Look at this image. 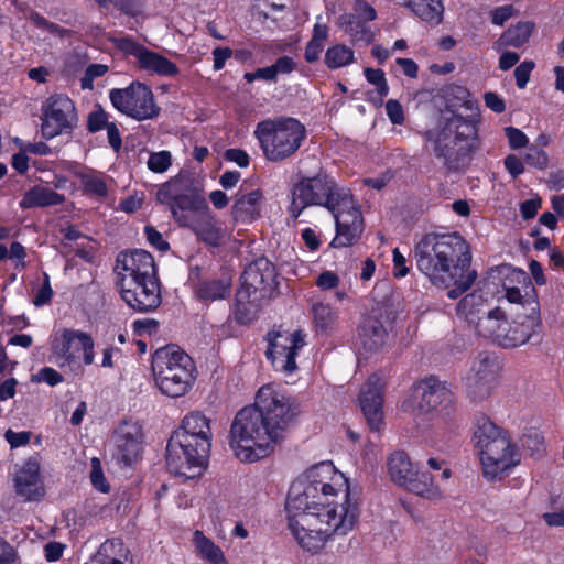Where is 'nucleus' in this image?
<instances>
[{"instance_id":"obj_17","label":"nucleus","mask_w":564,"mask_h":564,"mask_svg":"<svg viewBox=\"0 0 564 564\" xmlns=\"http://www.w3.org/2000/svg\"><path fill=\"white\" fill-rule=\"evenodd\" d=\"M110 43L119 52L134 56L141 70L163 77H175L180 74V68L175 63L167 59L166 56L149 50L131 36L111 37Z\"/></svg>"},{"instance_id":"obj_7","label":"nucleus","mask_w":564,"mask_h":564,"mask_svg":"<svg viewBox=\"0 0 564 564\" xmlns=\"http://www.w3.org/2000/svg\"><path fill=\"white\" fill-rule=\"evenodd\" d=\"M151 371L155 387L167 398H184L198 376L193 357L176 344H167L152 352Z\"/></svg>"},{"instance_id":"obj_45","label":"nucleus","mask_w":564,"mask_h":564,"mask_svg":"<svg viewBox=\"0 0 564 564\" xmlns=\"http://www.w3.org/2000/svg\"><path fill=\"white\" fill-rule=\"evenodd\" d=\"M100 8L115 9L128 17H138L143 12L144 0H94Z\"/></svg>"},{"instance_id":"obj_57","label":"nucleus","mask_w":564,"mask_h":564,"mask_svg":"<svg viewBox=\"0 0 564 564\" xmlns=\"http://www.w3.org/2000/svg\"><path fill=\"white\" fill-rule=\"evenodd\" d=\"M53 297V290L51 288L50 275L43 272V281L40 289L35 292L33 304L35 306H43L51 302Z\"/></svg>"},{"instance_id":"obj_58","label":"nucleus","mask_w":564,"mask_h":564,"mask_svg":"<svg viewBox=\"0 0 564 564\" xmlns=\"http://www.w3.org/2000/svg\"><path fill=\"white\" fill-rule=\"evenodd\" d=\"M350 14L364 20L366 23H369L377 18L376 9L366 0H356L354 3V12Z\"/></svg>"},{"instance_id":"obj_9","label":"nucleus","mask_w":564,"mask_h":564,"mask_svg":"<svg viewBox=\"0 0 564 564\" xmlns=\"http://www.w3.org/2000/svg\"><path fill=\"white\" fill-rule=\"evenodd\" d=\"M253 135L265 160L276 163L296 154L306 139L307 130L294 117H278L259 121Z\"/></svg>"},{"instance_id":"obj_49","label":"nucleus","mask_w":564,"mask_h":564,"mask_svg":"<svg viewBox=\"0 0 564 564\" xmlns=\"http://www.w3.org/2000/svg\"><path fill=\"white\" fill-rule=\"evenodd\" d=\"M482 301L481 294H477L476 292L471 294H467L464 296L457 304V313L464 314L469 323H473V315L478 310H475L476 306L480 305Z\"/></svg>"},{"instance_id":"obj_2","label":"nucleus","mask_w":564,"mask_h":564,"mask_svg":"<svg viewBox=\"0 0 564 564\" xmlns=\"http://www.w3.org/2000/svg\"><path fill=\"white\" fill-rule=\"evenodd\" d=\"M437 98L444 109L435 129L425 132L433 143L434 156L442 160L448 173H464L480 149L479 111L470 90L458 84H447L438 89Z\"/></svg>"},{"instance_id":"obj_20","label":"nucleus","mask_w":564,"mask_h":564,"mask_svg":"<svg viewBox=\"0 0 564 564\" xmlns=\"http://www.w3.org/2000/svg\"><path fill=\"white\" fill-rule=\"evenodd\" d=\"M52 349L63 362L59 367L73 366L76 364V351L83 350V362L90 366L95 360V343L90 334L65 328L61 332L59 337L53 341Z\"/></svg>"},{"instance_id":"obj_21","label":"nucleus","mask_w":564,"mask_h":564,"mask_svg":"<svg viewBox=\"0 0 564 564\" xmlns=\"http://www.w3.org/2000/svg\"><path fill=\"white\" fill-rule=\"evenodd\" d=\"M115 455L118 462L130 466L143 452V426L133 420H123L113 431Z\"/></svg>"},{"instance_id":"obj_53","label":"nucleus","mask_w":564,"mask_h":564,"mask_svg":"<svg viewBox=\"0 0 564 564\" xmlns=\"http://www.w3.org/2000/svg\"><path fill=\"white\" fill-rule=\"evenodd\" d=\"M109 72V67L102 64H90L85 69L84 76L80 79L83 88H91L96 78L105 76Z\"/></svg>"},{"instance_id":"obj_12","label":"nucleus","mask_w":564,"mask_h":564,"mask_svg":"<svg viewBox=\"0 0 564 564\" xmlns=\"http://www.w3.org/2000/svg\"><path fill=\"white\" fill-rule=\"evenodd\" d=\"M108 98L118 112L137 121L154 119L161 112L152 89L140 80L123 88H111Z\"/></svg>"},{"instance_id":"obj_47","label":"nucleus","mask_w":564,"mask_h":564,"mask_svg":"<svg viewBox=\"0 0 564 564\" xmlns=\"http://www.w3.org/2000/svg\"><path fill=\"white\" fill-rule=\"evenodd\" d=\"M30 20L37 29L46 31L53 35H57L61 39L70 35V30L64 29L58 24H55V22H50V20L40 14L37 11L31 12Z\"/></svg>"},{"instance_id":"obj_33","label":"nucleus","mask_w":564,"mask_h":564,"mask_svg":"<svg viewBox=\"0 0 564 564\" xmlns=\"http://www.w3.org/2000/svg\"><path fill=\"white\" fill-rule=\"evenodd\" d=\"M66 200L64 194L41 185H35L26 191L19 202L22 210L30 208L47 207L63 204Z\"/></svg>"},{"instance_id":"obj_30","label":"nucleus","mask_w":564,"mask_h":564,"mask_svg":"<svg viewBox=\"0 0 564 564\" xmlns=\"http://www.w3.org/2000/svg\"><path fill=\"white\" fill-rule=\"evenodd\" d=\"M260 299L248 290L238 288L231 310L232 318L237 325L249 326L256 322L260 310Z\"/></svg>"},{"instance_id":"obj_25","label":"nucleus","mask_w":564,"mask_h":564,"mask_svg":"<svg viewBox=\"0 0 564 564\" xmlns=\"http://www.w3.org/2000/svg\"><path fill=\"white\" fill-rule=\"evenodd\" d=\"M117 282L144 279L158 273L154 259L145 250L121 251L116 258Z\"/></svg>"},{"instance_id":"obj_13","label":"nucleus","mask_w":564,"mask_h":564,"mask_svg":"<svg viewBox=\"0 0 564 564\" xmlns=\"http://www.w3.org/2000/svg\"><path fill=\"white\" fill-rule=\"evenodd\" d=\"M77 126L76 104L67 94L55 93L41 106V135L48 141L72 133Z\"/></svg>"},{"instance_id":"obj_48","label":"nucleus","mask_w":564,"mask_h":564,"mask_svg":"<svg viewBox=\"0 0 564 564\" xmlns=\"http://www.w3.org/2000/svg\"><path fill=\"white\" fill-rule=\"evenodd\" d=\"M171 165L172 154L170 151L152 152L148 158V169L152 173H165Z\"/></svg>"},{"instance_id":"obj_43","label":"nucleus","mask_w":564,"mask_h":564,"mask_svg":"<svg viewBox=\"0 0 564 564\" xmlns=\"http://www.w3.org/2000/svg\"><path fill=\"white\" fill-rule=\"evenodd\" d=\"M315 328L317 332L327 334L332 330L337 318L336 312L324 303H316L312 307Z\"/></svg>"},{"instance_id":"obj_18","label":"nucleus","mask_w":564,"mask_h":564,"mask_svg":"<svg viewBox=\"0 0 564 564\" xmlns=\"http://www.w3.org/2000/svg\"><path fill=\"white\" fill-rule=\"evenodd\" d=\"M122 301L133 311L149 313L156 310L161 302V284L158 273L144 279L116 282Z\"/></svg>"},{"instance_id":"obj_39","label":"nucleus","mask_w":564,"mask_h":564,"mask_svg":"<svg viewBox=\"0 0 564 564\" xmlns=\"http://www.w3.org/2000/svg\"><path fill=\"white\" fill-rule=\"evenodd\" d=\"M534 30L535 24L533 22H529V20L518 22L517 24H510L498 42L502 46H512L518 48L530 40Z\"/></svg>"},{"instance_id":"obj_4","label":"nucleus","mask_w":564,"mask_h":564,"mask_svg":"<svg viewBox=\"0 0 564 564\" xmlns=\"http://www.w3.org/2000/svg\"><path fill=\"white\" fill-rule=\"evenodd\" d=\"M212 442L210 419L200 411L187 413L167 441V469L185 479L200 476L208 465Z\"/></svg>"},{"instance_id":"obj_64","label":"nucleus","mask_w":564,"mask_h":564,"mask_svg":"<svg viewBox=\"0 0 564 564\" xmlns=\"http://www.w3.org/2000/svg\"><path fill=\"white\" fill-rule=\"evenodd\" d=\"M386 112L390 121L394 124H402L404 115L400 101L391 99L386 104Z\"/></svg>"},{"instance_id":"obj_16","label":"nucleus","mask_w":564,"mask_h":564,"mask_svg":"<svg viewBox=\"0 0 564 564\" xmlns=\"http://www.w3.org/2000/svg\"><path fill=\"white\" fill-rule=\"evenodd\" d=\"M501 367L496 356L487 351L478 352L471 369L464 379V388L471 401H482L489 398L498 383Z\"/></svg>"},{"instance_id":"obj_61","label":"nucleus","mask_w":564,"mask_h":564,"mask_svg":"<svg viewBox=\"0 0 564 564\" xmlns=\"http://www.w3.org/2000/svg\"><path fill=\"white\" fill-rule=\"evenodd\" d=\"M213 69L215 72H220L227 62L228 58H230L234 54V50L229 46H216L213 52Z\"/></svg>"},{"instance_id":"obj_34","label":"nucleus","mask_w":564,"mask_h":564,"mask_svg":"<svg viewBox=\"0 0 564 564\" xmlns=\"http://www.w3.org/2000/svg\"><path fill=\"white\" fill-rule=\"evenodd\" d=\"M505 316L506 312L500 307H495L486 315L479 316L475 323L476 334L501 346L503 335L500 333V326Z\"/></svg>"},{"instance_id":"obj_46","label":"nucleus","mask_w":564,"mask_h":564,"mask_svg":"<svg viewBox=\"0 0 564 564\" xmlns=\"http://www.w3.org/2000/svg\"><path fill=\"white\" fill-rule=\"evenodd\" d=\"M90 466L91 469L89 478L91 486L94 489L102 494H108L111 490V486L105 476L101 460L98 457H93L90 459Z\"/></svg>"},{"instance_id":"obj_27","label":"nucleus","mask_w":564,"mask_h":564,"mask_svg":"<svg viewBox=\"0 0 564 564\" xmlns=\"http://www.w3.org/2000/svg\"><path fill=\"white\" fill-rule=\"evenodd\" d=\"M417 388L422 390L419 402V408L422 412L437 411L444 414L451 413L454 394L445 382L440 381L435 376H430L421 380Z\"/></svg>"},{"instance_id":"obj_6","label":"nucleus","mask_w":564,"mask_h":564,"mask_svg":"<svg viewBox=\"0 0 564 564\" xmlns=\"http://www.w3.org/2000/svg\"><path fill=\"white\" fill-rule=\"evenodd\" d=\"M474 443L480 457L482 475L490 481L502 479L508 469L519 463L517 447L510 442L508 431L485 414L475 417Z\"/></svg>"},{"instance_id":"obj_42","label":"nucleus","mask_w":564,"mask_h":564,"mask_svg":"<svg viewBox=\"0 0 564 564\" xmlns=\"http://www.w3.org/2000/svg\"><path fill=\"white\" fill-rule=\"evenodd\" d=\"M364 76L369 84L376 86L377 94V100H375L371 93H369L367 101L381 106L390 90L384 72L380 68H365Z\"/></svg>"},{"instance_id":"obj_26","label":"nucleus","mask_w":564,"mask_h":564,"mask_svg":"<svg viewBox=\"0 0 564 564\" xmlns=\"http://www.w3.org/2000/svg\"><path fill=\"white\" fill-rule=\"evenodd\" d=\"M343 479V475L338 474L332 462H322L313 465L305 471V479L302 482L306 487L316 488L317 496L326 503L332 506H341L335 502L338 490L335 488L338 481Z\"/></svg>"},{"instance_id":"obj_10","label":"nucleus","mask_w":564,"mask_h":564,"mask_svg":"<svg viewBox=\"0 0 564 564\" xmlns=\"http://www.w3.org/2000/svg\"><path fill=\"white\" fill-rule=\"evenodd\" d=\"M156 200L169 206L172 218L183 228L189 225L194 216L207 210L208 206L202 192L183 176L163 183L156 192Z\"/></svg>"},{"instance_id":"obj_51","label":"nucleus","mask_w":564,"mask_h":564,"mask_svg":"<svg viewBox=\"0 0 564 564\" xmlns=\"http://www.w3.org/2000/svg\"><path fill=\"white\" fill-rule=\"evenodd\" d=\"M111 122H109V115L99 107L91 111L87 118V130L89 132H97L106 129Z\"/></svg>"},{"instance_id":"obj_52","label":"nucleus","mask_w":564,"mask_h":564,"mask_svg":"<svg viewBox=\"0 0 564 564\" xmlns=\"http://www.w3.org/2000/svg\"><path fill=\"white\" fill-rule=\"evenodd\" d=\"M32 381L34 382H45L50 387H55L65 381V378L62 373L51 367L41 368L36 375L32 377Z\"/></svg>"},{"instance_id":"obj_8","label":"nucleus","mask_w":564,"mask_h":564,"mask_svg":"<svg viewBox=\"0 0 564 564\" xmlns=\"http://www.w3.org/2000/svg\"><path fill=\"white\" fill-rule=\"evenodd\" d=\"M351 191L340 186L326 170L321 167L314 176H301L291 187V203H289V217L296 220L305 208L321 206L329 213L338 210L340 204L350 200Z\"/></svg>"},{"instance_id":"obj_5","label":"nucleus","mask_w":564,"mask_h":564,"mask_svg":"<svg viewBox=\"0 0 564 564\" xmlns=\"http://www.w3.org/2000/svg\"><path fill=\"white\" fill-rule=\"evenodd\" d=\"M358 517V507L350 502L347 487L345 501L339 511L329 509L325 513L304 514L301 518L293 517L289 528L303 550L317 553L325 547L330 536L346 535L351 531Z\"/></svg>"},{"instance_id":"obj_56","label":"nucleus","mask_w":564,"mask_h":564,"mask_svg":"<svg viewBox=\"0 0 564 564\" xmlns=\"http://www.w3.org/2000/svg\"><path fill=\"white\" fill-rule=\"evenodd\" d=\"M535 64L531 62V59H524L520 65H518L513 70V76L516 79V85L518 88H524L530 80V75L534 69Z\"/></svg>"},{"instance_id":"obj_31","label":"nucleus","mask_w":564,"mask_h":564,"mask_svg":"<svg viewBox=\"0 0 564 564\" xmlns=\"http://www.w3.org/2000/svg\"><path fill=\"white\" fill-rule=\"evenodd\" d=\"M388 337L381 319L373 315H365L358 327V338L366 351H377L380 349Z\"/></svg>"},{"instance_id":"obj_35","label":"nucleus","mask_w":564,"mask_h":564,"mask_svg":"<svg viewBox=\"0 0 564 564\" xmlns=\"http://www.w3.org/2000/svg\"><path fill=\"white\" fill-rule=\"evenodd\" d=\"M413 14L430 25H440L443 20L444 6L442 0H397Z\"/></svg>"},{"instance_id":"obj_15","label":"nucleus","mask_w":564,"mask_h":564,"mask_svg":"<svg viewBox=\"0 0 564 564\" xmlns=\"http://www.w3.org/2000/svg\"><path fill=\"white\" fill-rule=\"evenodd\" d=\"M306 334L301 330H272L267 334V360L274 370L292 375L297 370L296 357L306 345Z\"/></svg>"},{"instance_id":"obj_36","label":"nucleus","mask_w":564,"mask_h":564,"mask_svg":"<svg viewBox=\"0 0 564 564\" xmlns=\"http://www.w3.org/2000/svg\"><path fill=\"white\" fill-rule=\"evenodd\" d=\"M194 291L198 301L215 302L229 295L230 282L219 278H204L196 282Z\"/></svg>"},{"instance_id":"obj_14","label":"nucleus","mask_w":564,"mask_h":564,"mask_svg":"<svg viewBox=\"0 0 564 564\" xmlns=\"http://www.w3.org/2000/svg\"><path fill=\"white\" fill-rule=\"evenodd\" d=\"M518 274L522 278L523 282L530 286L532 295L527 300L528 312H517L512 321L509 322V329L503 334L501 341V347L503 348L521 346L528 343L533 336L539 335L543 328L538 292L527 272L519 270Z\"/></svg>"},{"instance_id":"obj_40","label":"nucleus","mask_w":564,"mask_h":564,"mask_svg":"<svg viewBox=\"0 0 564 564\" xmlns=\"http://www.w3.org/2000/svg\"><path fill=\"white\" fill-rule=\"evenodd\" d=\"M355 52L345 44H335L326 48L325 64L328 69H339L352 64Z\"/></svg>"},{"instance_id":"obj_55","label":"nucleus","mask_w":564,"mask_h":564,"mask_svg":"<svg viewBox=\"0 0 564 564\" xmlns=\"http://www.w3.org/2000/svg\"><path fill=\"white\" fill-rule=\"evenodd\" d=\"M506 137L509 141V148L512 150H519L525 148L529 144V139L524 132L513 126L506 127Z\"/></svg>"},{"instance_id":"obj_1","label":"nucleus","mask_w":564,"mask_h":564,"mask_svg":"<svg viewBox=\"0 0 564 564\" xmlns=\"http://www.w3.org/2000/svg\"><path fill=\"white\" fill-rule=\"evenodd\" d=\"M301 414L294 397L272 383L256 392V402L239 410L229 429V446L243 463L270 456L286 437L288 430Z\"/></svg>"},{"instance_id":"obj_28","label":"nucleus","mask_w":564,"mask_h":564,"mask_svg":"<svg viewBox=\"0 0 564 564\" xmlns=\"http://www.w3.org/2000/svg\"><path fill=\"white\" fill-rule=\"evenodd\" d=\"M13 484L17 495L28 501H39L45 495V488L41 480L40 464L37 458H29L15 473Z\"/></svg>"},{"instance_id":"obj_3","label":"nucleus","mask_w":564,"mask_h":564,"mask_svg":"<svg viewBox=\"0 0 564 564\" xmlns=\"http://www.w3.org/2000/svg\"><path fill=\"white\" fill-rule=\"evenodd\" d=\"M416 268L432 285L448 290L456 300L473 288L477 272L471 269L469 242L459 232L426 234L414 246Z\"/></svg>"},{"instance_id":"obj_22","label":"nucleus","mask_w":564,"mask_h":564,"mask_svg":"<svg viewBox=\"0 0 564 564\" xmlns=\"http://www.w3.org/2000/svg\"><path fill=\"white\" fill-rule=\"evenodd\" d=\"M327 510H340V506L326 503L318 498L316 488L306 487L302 481L291 485L286 500L289 525L290 519L293 517L314 516L315 513H325Z\"/></svg>"},{"instance_id":"obj_24","label":"nucleus","mask_w":564,"mask_h":564,"mask_svg":"<svg viewBox=\"0 0 564 564\" xmlns=\"http://www.w3.org/2000/svg\"><path fill=\"white\" fill-rule=\"evenodd\" d=\"M383 388L382 378L372 373L361 386L359 403L361 413L372 432H379L383 425Z\"/></svg>"},{"instance_id":"obj_29","label":"nucleus","mask_w":564,"mask_h":564,"mask_svg":"<svg viewBox=\"0 0 564 564\" xmlns=\"http://www.w3.org/2000/svg\"><path fill=\"white\" fill-rule=\"evenodd\" d=\"M185 228L192 230L198 241L204 242L210 248H219L221 246V224L212 214L209 205L202 214L194 216V219Z\"/></svg>"},{"instance_id":"obj_63","label":"nucleus","mask_w":564,"mask_h":564,"mask_svg":"<svg viewBox=\"0 0 564 564\" xmlns=\"http://www.w3.org/2000/svg\"><path fill=\"white\" fill-rule=\"evenodd\" d=\"M18 558V553L12 544L0 536V564H13Z\"/></svg>"},{"instance_id":"obj_23","label":"nucleus","mask_w":564,"mask_h":564,"mask_svg":"<svg viewBox=\"0 0 564 564\" xmlns=\"http://www.w3.org/2000/svg\"><path fill=\"white\" fill-rule=\"evenodd\" d=\"M240 280V289H246L261 299L271 297L278 285L275 267L265 258L250 263Z\"/></svg>"},{"instance_id":"obj_50","label":"nucleus","mask_w":564,"mask_h":564,"mask_svg":"<svg viewBox=\"0 0 564 564\" xmlns=\"http://www.w3.org/2000/svg\"><path fill=\"white\" fill-rule=\"evenodd\" d=\"M523 161L529 166L545 170L549 164V155L543 149L530 147L523 156Z\"/></svg>"},{"instance_id":"obj_11","label":"nucleus","mask_w":564,"mask_h":564,"mask_svg":"<svg viewBox=\"0 0 564 564\" xmlns=\"http://www.w3.org/2000/svg\"><path fill=\"white\" fill-rule=\"evenodd\" d=\"M387 468L390 479L399 487L431 500L442 497L432 474L414 468V464L405 452L392 453L388 458Z\"/></svg>"},{"instance_id":"obj_44","label":"nucleus","mask_w":564,"mask_h":564,"mask_svg":"<svg viewBox=\"0 0 564 564\" xmlns=\"http://www.w3.org/2000/svg\"><path fill=\"white\" fill-rule=\"evenodd\" d=\"M78 178L80 181L82 191L85 195L100 198L108 196L109 188L104 177L82 172L78 175Z\"/></svg>"},{"instance_id":"obj_54","label":"nucleus","mask_w":564,"mask_h":564,"mask_svg":"<svg viewBox=\"0 0 564 564\" xmlns=\"http://www.w3.org/2000/svg\"><path fill=\"white\" fill-rule=\"evenodd\" d=\"M145 239H148L150 246L160 252H166L170 250V242L165 240L160 231L151 225L144 226Z\"/></svg>"},{"instance_id":"obj_60","label":"nucleus","mask_w":564,"mask_h":564,"mask_svg":"<svg viewBox=\"0 0 564 564\" xmlns=\"http://www.w3.org/2000/svg\"><path fill=\"white\" fill-rule=\"evenodd\" d=\"M133 332L139 335H152L159 329V322L154 318H138L132 323Z\"/></svg>"},{"instance_id":"obj_19","label":"nucleus","mask_w":564,"mask_h":564,"mask_svg":"<svg viewBox=\"0 0 564 564\" xmlns=\"http://www.w3.org/2000/svg\"><path fill=\"white\" fill-rule=\"evenodd\" d=\"M330 214L335 219V236L329 242L330 248H348L361 238L365 231V219L352 194L347 204H340V207Z\"/></svg>"},{"instance_id":"obj_37","label":"nucleus","mask_w":564,"mask_h":564,"mask_svg":"<svg viewBox=\"0 0 564 564\" xmlns=\"http://www.w3.org/2000/svg\"><path fill=\"white\" fill-rule=\"evenodd\" d=\"M193 542L200 558L209 564H227L220 547L213 539L206 536L203 531L196 530L194 532Z\"/></svg>"},{"instance_id":"obj_59","label":"nucleus","mask_w":564,"mask_h":564,"mask_svg":"<svg viewBox=\"0 0 564 564\" xmlns=\"http://www.w3.org/2000/svg\"><path fill=\"white\" fill-rule=\"evenodd\" d=\"M542 207V198L534 197L529 198L520 203L519 210L520 215L524 220H530L536 217L539 209Z\"/></svg>"},{"instance_id":"obj_32","label":"nucleus","mask_w":564,"mask_h":564,"mask_svg":"<svg viewBox=\"0 0 564 564\" xmlns=\"http://www.w3.org/2000/svg\"><path fill=\"white\" fill-rule=\"evenodd\" d=\"M262 198L263 195L260 189L239 196L231 207L234 220L242 224L257 220L260 216Z\"/></svg>"},{"instance_id":"obj_41","label":"nucleus","mask_w":564,"mask_h":564,"mask_svg":"<svg viewBox=\"0 0 564 564\" xmlns=\"http://www.w3.org/2000/svg\"><path fill=\"white\" fill-rule=\"evenodd\" d=\"M99 554L106 557V564H126L130 551L121 539H107L100 546Z\"/></svg>"},{"instance_id":"obj_62","label":"nucleus","mask_w":564,"mask_h":564,"mask_svg":"<svg viewBox=\"0 0 564 564\" xmlns=\"http://www.w3.org/2000/svg\"><path fill=\"white\" fill-rule=\"evenodd\" d=\"M224 159L230 162H235L240 167H248L250 165V155L242 149H227L224 152Z\"/></svg>"},{"instance_id":"obj_38","label":"nucleus","mask_w":564,"mask_h":564,"mask_svg":"<svg viewBox=\"0 0 564 564\" xmlns=\"http://www.w3.org/2000/svg\"><path fill=\"white\" fill-rule=\"evenodd\" d=\"M341 28L351 37L354 43L369 44L373 41V33L365 20L358 19L349 13L340 17Z\"/></svg>"}]
</instances>
